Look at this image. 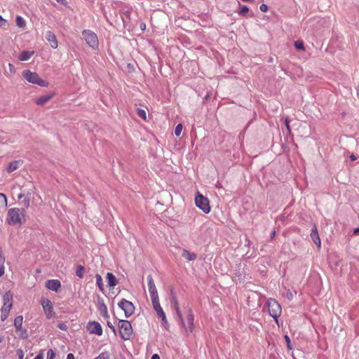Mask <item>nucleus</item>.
I'll return each mask as SVG.
<instances>
[{
	"mask_svg": "<svg viewBox=\"0 0 359 359\" xmlns=\"http://www.w3.org/2000/svg\"><path fill=\"white\" fill-rule=\"evenodd\" d=\"M147 282L149 287V292L151 296L152 306L160 304L157 289L156 287L153 277L151 275L147 276Z\"/></svg>",
	"mask_w": 359,
	"mask_h": 359,
	"instance_id": "nucleus-6",
	"label": "nucleus"
},
{
	"mask_svg": "<svg viewBox=\"0 0 359 359\" xmlns=\"http://www.w3.org/2000/svg\"><path fill=\"white\" fill-rule=\"evenodd\" d=\"M137 114L142 119L145 120L147 118V114H146V111L144 109H140V108H137Z\"/></svg>",
	"mask_w": 359,
	"mask_h": 359,
	"instance_id": "nucleus-30",
	"label": "nucleus"
},
{
	"mask_svg": "<svg viewBox=\"0 0 359 359\" xmlns=\"http://www.w3.org/2000/svg\"><path fill=\"white\" fill-rule=\"evenodd\" d=\"M176 310L177 315L180 320L181 325L182 327H184V320L183 319L182 314L180 311V307H177Z\"/></svg>",
	"mask_w": 359,
	"mask_h": 359,
	"instance_id": "nucleus-31",
	"label": "nucleus"
},
{
	"mask_svg": "<svg viewBox=\"0 0 359 359\" xmlns=\"http://www.w3.org/2000/svg\"><path fill=\"white\" fill-rule=\"evenodd\" d=\"M238 6L240 7V10L238 12V15L241 16H245L249 11L248 7L245 5H241L240 2H238Z\"/></svg>",
	"mask_w": 359,
	"mask_h": 359,
	"instance_id": "nucleus-24",
	"label": "nucleus"
},
{
	"mask_svg": "<svg viewBox=\"0 0 359 359\" xmlns=\"http://www.w3.org/2000/svg\"><path fill=\"white\" fill-rule=\"evenodd\" d=\"M182 257L188 261H194L196 259L197 255L194 252H191L189 250L184 249L182 252Z\"/></svg>",
	"mask_w": 359,
	"mask_h": 359,
	"instance_id": "nucleus-20",
	"label": "nucleus"
},
{
	"mask_svg": "<svg viewBox=\"0 0 359 359\" xmlns=\"http://www.w3.org/2000/svg\"><path fill=\"white\" fill-rule=\"evenodd\" d=\"M140 29L142 30H144L146 29V25L144 23H141L140 24Z\"/></svg>",
	"mask_w": 359,
	"mask_h": 359,
	"instance_id": "nucleus-53",
	"label": "nucleus"
},
{
	"mask_svg": "<svg viewBox=\"0 0 359 359\" xmlns=\"http://www.w3.org/2000/svg\"><path fill=\"white\" fill-rule=\"evenodd\" d=\"M41 305L47 318L51 319L55 316V313L50 300L48 299H42Z\"/></svg>",
	"mask_w": 359,
	"mask_h": 359,
	"instance_id": "nucleus-10",
	"label": "nucleus"
},
{
	"mask_svg": "<svg viewBox=\"0 0 359 359\" xmlns=\"http://www.w3.org/2000/svg\"><path fill=\"white\" fill-rule=\"evenodd\" d=\"M294 46L297 50H304V43L302 41H295Z\"/></svg>",
	"mask_w": 359,
	"mask_h": 359,
	"instance_id": "nucleus-37",
	"label": "nucleus"
},
{
	"mask_svg": "<svg viewBox=\"0 0 359 359\" xmlns=\"http://www.w3.org/2000/svg\"><path fill=\"white\" fill-rule=\"evenodd\" d=\"M7 24L6 20L2 18L1 15H0V27H5Z\"/></svg>",
	"mask_w": 359,
	"mask_h": 359,
	"instance_id": "nucleus-41",
	"label": "nucleus"
},
{
	"mask_svg": "<svg viewBox=\"0 0 359 359\" xmlns=\"http://www.w3.org/2000/svg\"><path fill=\"white\" fill-rule=\"evenodd\" d=\"M276 235V231H273L271 233V238H273Z\"/></svg>",
	"mask_w": 359,
	"mask_h": 359,
	"instance_id": "nucleus-57",
	"label": "nucleus"
},
{
	"mask_svg": "<svg viewBox=\"0 0 359 359\" xmlns=\"http://www.w3.org/2000/svg\"><path fill=\"white\" fill-rule=\"evenodd\" d=\"M76 275L80 278H82L83 277L84 267L83 266H81V265L77 266L76 270Z\"/></svg>",
	"mask_w": 359,
	"mask_h": 359,
	"instance_id": "nucleus-26",
	"label": "nucleus"
},
{
	"mask_svg": "<svg viewBox=\"0 0 359 359\" xmlns=\"http://www.w3.org/2000/svg\"><path fill=\"white\" fill-rule=\"evenodd\" d=\"M46 39L50 43V46L53 48H56L57 47V41L53 32L48 31L46 34Z\"/></svg>",
	"mask_w": 359,
	"mask_h": 359,
	"instance_id": "nucleus-16",
	"label": "nucleus"
},
{
	"mask_svg": "<svg viewBox=\"0 0 359 359\" xmlns=\"http://www.w3.org/2000/svg\"><path fill=\"white\" fill-rule=\"evenodd\" d=\"M245 242H246V245H250L251 244V242H250V241L249 240L248 238H245Z\"/></svg>",
	"mask_w": 359,
	"mask_h": 359,
	"instance_id": "nucleus-56",
	"label": "nucleus"
},
{
	"mask_svg": "<svg viewBox=\"0 0 359 359\" xmlns=\"http://www.w3.org/2000/svg\"><path fill=\"white\" fill-rule=\"evenodd\" d=\"M184 310L185 313H187V321L188 323V326H186L184 325V327H183L185 329V332H187V334H189V333L192 332L194 328V315L192 309L189 306L185 307Z\"/></svg>",
	"mask_w": 359,
	"mask_h": 359,
	"instance_id": "nucleus-9",
	"label": "nucleus"
},
{
	"mask_svg": "<svg viewBox=\"0 0 359 359\" xmlns=\"http://www.w3.org/2000/svg\"><path fill=\"white\" fill-rule=\"evenodd\" d=\"M22 76L25 79H26L29 83H32L33 84H36L39 86L47 87L48 82L45 80H43L40 78L39 74L36 72H32L30 70H25L22 72Z\"/></svg>",
	"mask_w": 359,
	"mask_h": 359,
	"instance_id": "nucleus-3",
	"label": "nucleus"
},
{
	"mask_svg": "<svg viewBox=\"0 0 359 359\" xmlns=\"http://www.w3.org/2000/svg\"><path fill=\"white\" fill-rule=\"evenodd\" d=\"M4 273V268L3 266H0V277H1Z\"/></svg>",
	"mask_w": 359,
	"mask_h": 359,
	"instance_id": "nucleus-49",
	"label": "nucleus"
},
{
	"mask_svg": "<svg viewBox=\"0 0 359 359\" xmlns=\"http://www.w3.org/2000/svg\"><path fill=\"white\" fill-rule=\"evenodd\" d=\"M151 359H160V357L158 354L155 353L151 356Z\"/></svg>",
	"mask_w": 359,
	"mask_h": 359,
	"instance_id": "nucleus-52",
	"label": "nucleus"
},
{
	"mask_svg": "<svg viewBox=\"0 0 359 359\" xmlns=\"http://www.w3.org/2000/svg\"><path fill=\"white\" fill-rule=\"evenodd\" d=\"M55 353L52 349H49L47 353V359H55Z\"/></svg>",
	"mask_w": 359,
	"mask_h": 359,
	"instance_id": "nucleus-38",
	"label": "nucleus"
},
{
	"mask_svg": "<svg viewBox=\"0 0 359 359\" xmlns=\"http://www.w3.org/2000/svg\"><path fill=\"white\" fill-rule=\"evenodd\" d=\"M310 236L313 243L320 248L321 242L316 224H313Z\"/></svg>",
	"mask_w": 359,
	"mask_h": 359,
	"instance_id": "nucleus-15",
	"label": "nucleus"
},
{
	"mask_svg": "<svg viewBox=\"0 0 359 359\" xmlns=\"http://www.w3.org/2000/svg\"><path fill=\"white\" fill-rule=\"evenodd\" d=\"M82 36L85 39L86 43L93 49H97L99 46V41L97 34L90 30L84 29L82 32Z\"/></svg>",
	"mask_w": 359,
	"mask_h": 359,
	"instance_id": "nucleus-5",
	"label": "nucleus"
},
{
	"mask_svg": "<svg viewBox=\"0 0 359 359\" xmlns=\"http://www.w3.org/2000/svg\"><path fill=\"white\" fill-rule=\"evenodd\" d=\"M284 338H285V340L286 341L287 348L289 350H292L293 348V347H292V343H291V341H290V339L289 336L285 334L284 336Z\"/></svg>",
	"mask_w": 359,
	"mask_h": 359,
	"instance_id": "nucleus-36",
	"label": "nucleus"
},
{
	"mask_svg": "<svg viewBox=\"0 0 359 359\" xmlns=\"http://www.w3.org/2000/svg\"><path fill=\"white\" fill-rule=\"evenodd\" d=\"M4 304H13V294L10 291L6 292L3 296Z\"/></svg>",
	"mask_w": 359,
	"mask_h": 359,
	"instance_id": "nucleus-23",
	"label": "nucleus"
},
{
	"mask_svg": "<svg viewBox=\"0 0 359 359\" xmlns=\"http://www.w3.org/2000/svg\"><path fill=\"white\" fill-rule=\"evenodd\" d=\"M153 308L155 310V311L156 312V314L158 315V316L161 319L162 325L164 326V327L166 330H168L169 324L167 320L165 314L162 307L161 306V304L154 306H153Z\"/></svg>",
	"mask_w": 359,
	"mask_h": 359,
	"instance_id": "nucleus-12",
	"label": "nucleus"
},
{
	"mask_svg": "<svg viewBox=\"0 0 359 359\" xmlns=\"http://www.w3.org/2000/svg\"><path fill=\"white\" fill-rule=\"evenodd\" d=\"M22 321H23L22 316H18L17 317H15V318L14 320V327H15L17 332H18V330H21V328L22 326Z\"/></svg>",
	"mask_w": 359,
	"mask_h": 359,
	"instance_id": "nucleus-22",
	"label": "nucleus"
},
{
	"mask_svg": "<svg viewBox=\"0 0 359 359\" xmlns=\"http://www.w3.org/2000/svg\"><path fill=\"white\" fill-rule=\"evenodd\" d=\"M174 305H175V309H177V307H180L179 306V304H178V302H177V301L176 299L174 302Z\"/></svg>",
	"mask_w": 359,
	"mask_h": 359,
	"instance_id": "nucleus-54",
	"label": "nucleus"
},
{
	"mask_svg": "<svg viewBox=\"0 0 359 359\" xmlns=\"http://www.w3.org/2000/svg\"><path fill=\"white\" fill-rule=\"evenodd\" d=\"M5 262V257L1 255V250L0 249V266H3Z\"/></svg>",
	"mask_w": 359,
	"mask_h": 359,
	"instance_id": "nucleus-45",
	"label": "nucleus"
},
{
	"mask_svg": "<svg viewBox=\"0 0 359 359\" xmlns=\"http://www.w3.org/2000/svg\"><path fill=\"white\" fill-rule=\"evenodd\" d=\"M1 341V339L0 338V342Z\"/></svg>",
	"mask_w": 359,
	"mask_h": 359,
	"instance_id": "nucleus-62",
	"label": "nucleus"
},
{
	"mask_svg": "<svg viewBox=\"0 0 359 359\" xmlns=\"http://www.w3.org/2000/svg\"><path fill=\"white\" fill-rule=\"evenodd\" d=\"M57 327L60 330H63V331H66L67 330V328H68L67 325L65 323H59L57 324Z\"/></svg>",
	"mask_w": 359,
	"mask_h": 359,
	"instance_id": "nucleus-39",
	"label": "nucleus"
},
{
	"mask_svg": "<svg viewBox=\"0 0 359 359\" xmlns=\"http://www.w3.org/2000/svg\"><path fill=\"white\" fill-rule=\"evenodd\" d=\"M95 278H96V284H97V287H99V289L101 292H103L104 291V285H103L102 276L97 273L95 275Z\"/></svg>",
	"mask_w": 359,
	"mask_h": 359,
	"instance_id": "nucleus-25",
	"label": "nucleus"
},
{
	"mask_svg": "<svg viewBox=\"0 0 359 359\" xmlns=\"http://www.w3.org/2000/svg\"><path fill=\"white\" fill-rule=\"evenodd\" d=\"M52 97L53 94L43 95L36 100V104L39 106H43L46 104Z\"/></svg>",
	"mask_w": 359,
	"mask_h": 359,
	"instance_id": "nucleus-19",
	"label": "nucleus"
},
{
	"mask_svg": "<svg viewBox=\"0 0 359 359\" xmlns=\"http://www.w3.org/2000/svg\"><path fill=\"white\" fill-rule=\"evenodd\" d=\"M243 1H245V2H249V1H252L253 0H242Z\"/></svg>",
	"mask_w": 359,
	"mask_h": 359,
	"instance_id": "nucleus-60",
	"label": "nucleus"
},
{
	"mask_svg": "<svg viewBox=\"0 0 359 359\" xmlns=\"http://www.w3.org/2000/svg\"><path fill=\"white\" fill-rule=\"evenodd\" d=\"M67 359H74V355L73 353L67 354Z\"/></svg>",
	"mask_w": 359,
	"mask_h": 359,
	"instance_id": "nucleus-50",
	"label": "nucleus"
},
{
	"mask_svg": "<svg viewBox=\"0 0 359 359\" xmlns=\"http://www.w3.org/2000/svg\"><path fill=\"white\" fill-rule=\"evenodd\" d=\"M118 306L124 311L126 318L130 317L135 312V306L133 304L125 299H122L118 302Z\"/></svg>",
	"mask_w": 359,
	"mask_h": 359,
	"instance_id": "nucleus-8",
	"label": "nucleus"
},
{
	"mask_svg": "<svg viewBox=\"0 0 359 359\" xmlns=\"http://www.w3.org/2000/svg\"><path fill=\"white\" fill-rule=\"evenodd\" d=\"M351 158L352 160H355V158L354 157V156H353V155H352V156H351Z\"/></svg>",
	"mask_w": 359,
	"mask_h": 359,
	"instance_id": "nucleus-61",
	"label": "nucleus"
},
{
	"mask_svg": "<svg viewBox=\"0 0 359 359\" xmlns=\"http://www.w3.org/2000/svg\"><path fill=\"white\" fill-rule=\"evenodd\" d=\"M24 208H11L8 211L7 222L10 225L21 224L22 219L25 216Z\"/></svg>",
	"mask_w": 359,
	"mask_h": 359,
	"instance_id": "nucleus-1",
	"label": "nucleus"
},
{
	"mask_svg": "<svg viewBox=\"0 0 359 359\" xmlns=\"http://www.w3.org/2000/svg\"><path fill=\"white\" fill-rule=\"evenodd\" d=\"M17 355H18L19 359H23L24 353H23L22 350L18 349L17 351Z\"/></svg>",
	"mask_w": 359,
	"mask_h": 359,
	"instance_id": "nucleus-46",
	"label": "nucleus"
},
{
	"mask_svg": "<svg viewBox=\"0 0 359 359\" xmlns=\"http://www.w3.org/2000/svg\"><path fill=\"white\" fill-rule=\"evenodd\" d=\"M34 55V51H22L18 56L20 61H27Z\"/></svg>",
	"mask_w": 359,
	"mask_h": 359,
	"instance_id": "nucleus-21",
	"label": "nucleus"
},
{
	"mask_svg": "<svg viewBox=\"0 0 359 359\" xmlns=\"http://www.w3.org/2000/svg\"><path fill=\"white\" fill-rule=\"evenodd\" d=\"M285 297L289 299L292 300L293 299V294L290 290L286 291Z\"/></svg>",
	"mask_w": 359,
	"mask_h": 359,
	"instance_id": "nucleus-42",
	"label": "nucleus"
},
{
	"mask_svg": "<svg viewBox=\"0 0 359 359\" xmlns=\"http://www.w3.org/2000/svg\"><path fill=\"white\" fill-rule=\"evenodd\" d=\"M94 359H109V353L107 351L102 352Z\"/></svg>",
	"mask_w": 359,
	"mask_h": 359,
	"instance_id": "nucleus-32",
	"label": "nucleus"
},
{
	"mask_svg": "<svg viewBox=\"0 0 359 359\" xmlns=\"http://www.w3.org/2000/svg\"><path fill=\"white\" fill-rule=\"evenodd\" d=\"M118 326L121 338L125 341L130 339L133 332L130 322L127 320H119Z\"/></svg>",
	"mask_w": 359,
	"mask_h": 359,
	"instance_id": "nucleus-2",
	"label": "nucleus"
},
{
	"mask_svg": "<svg viewBox=\"0 0 359 359\" xmlns=\"http://www.w3.org/2000/svg\"><path fill=\"white\" fill-rule=\"evenodd\" d=\"M18 332H20L18 335L20 338H22L23 339L28 338L29 334H28V332L27 330L22 329V327L21 330H18Z\"/></svg>",
	"mask_w": 359,
	"mask_h": 359,
	"instance_id": "nucleus-29",
	"label": "nucleus"
},
{
	"mask_svg": "<svg viewBox=\"0 0 359 359\" xmlns=\"http://www.w3.org/2000/svg\"><path fill=\"white\" fill-rule=\"evenodd\" d=\"M9 313H4V311H1V319L2 321L5 320L7 317L8 316Z\"/></svg>",
	"mask_w": 359,
	"mask_h": 359,
	"instance_id": "nucleus-47",
	"label": "nucleus"
},
{
	"mask_svg": "<svg viewBox=\"0 0 359 359\" xmlns=\"http://www.w3.org/2000/svg\"><path fill=\"white\" fill-rule=\"evenodd\" d=\"M107 324V326L113 332V333L116 335V330L115 327L112 325V323L110 321L108 320Z\"/></svg>",
	"mask_w": 359,
	"mask_h": 359,
	"instance_id": "nucleus-40",
	"label": "nucleus"
},
{
	"mask_svg": "<svg viewBox=\"0 0 359 359\" xmlns=\"http://www.w3.org/2000/svg\"><path fill=\"white\" fill-rule=\"evenodd\" d=\"M290 119L289 118L288 116H286L285 118V126L286 127V129H287V131L289 134L291 133V128H290Z\"/></svg>",
	"mask_w": 359,
	"mask_h": 359,
	"instance_id": "nucleus-35",
	"label": "nucleus"
},
{
	"mask_svg": "<svg viewBox=\"0 0 359 359\" xmlns=\"http://www.w3.org/2000/svg\"><path fill=\"white\" fill-rule=\"evenodd\" d=\"M97 306L100 315L104 318H109V316L108 314L107 307L104 304L103 299L101 298L100 296H98L97 297Z\"/></svg>",
	"mask_w": 359,
	"mask_h": 359,
	"instance_id": "nucleus-13",
	"label": "nucleus"
},
{
	"mask_svg": "<svg viewBox=\"0 0 359 359\" xmlns=\"http://www.w3.org/2000/svg\"><path fill=\"white\" fill-rule=\"evenodd\" d=\"M268 311L269 315L278 321V317L281 315L282 309L279 303L275 299H269L267 301Z\"/></svg>",
	"mask_w": 359,
	"mask_h": 359,
	"instance_id": "nucleus-4",
	"label": "nucleus"
},
{
	"mask_svg": "<svg viewBox=\"0 0 359 359\" xmlns=\"http://www.w3.org/2000/svg\"><path fill=\"white\" fill-rule=\"evenodd\" d=\"M182 130V125L181 123L177 124L175 128V135L177 137H179L181 135Z\"/></svg>",
	"mask_w": 359,
	"mask_h": 359,
	"instance_id": "nucleus-33",
	"label": "nucleus"
},
{
	"mask_svg": "<svg viewBox=\"0 0 359 359\" xmlns=\"http://www.w3.org/2000/svg\"><path fill=\"white\" fill-rule=\"evenodd\" d=\"M12 306L13 304H4L1 308V311H4V313H9Z\"/></svg>",
	"mask_w": 359,
	"mask_h": 359,
	"instance_id": "nucleus-34",
	"label": "nucleus"
},
{
	"mask_svg": "<svg viewBox=\"0 0 359 359\" xmlns=\"http://www.w3.org/2000/svg\"><path fill=\"white\" fill-rule=\"evenodd\" d=\"M16 25L17 26H18L19 27H25V20L23 19V18H22L21 16L20 15H18L16 17Z\"/></svg>",
	"mask_w": 359,
	"mask_h": 359,
	"instance_id": "nucleus-27",
	"label": "nucleus"
},
{
	"mask_svg": "<svg viewBox=\"0 0 359 359\" xmlns=\"http://www.w3.org/2000/svg\"><path fill=\"white\" fill-rule=\"evenodd\" d=\"M106 278L107 280V285L109 287H114L118 283L116 276L112 273L108 272L107 273Z\"/></svg>",
	"mask_w": 359,
	"mask_h": 359,
	"instance_id": "nucleus-18",
	"label": "nucleus"
},
{
	"mask_svg": "<svg viewBox=\"0 0 359 359\" xmlns=\"http://www.w3.org/2000/svg\"><path fill=\"white\" fill-rule=\"evenodd\" d=\"M259 9L262 12H266L268 11V6L264 4H262L259 6Z\"/></svg>",
	"mask_w": 359,
	"mask_h": 359,
	"instance_id": "nucleus-44",
	"label": "nucleus"
},
{
	"mask_svg": "<svg viewBox=\"0 0 359 359\" xmlns=\"http://www.w3.org/2000/svg\"><path fill=\"white\" fill-rule=\"evenodd\" d=\"M65 1V0H57V1L58 3H62H62H63V1Z\"/></svg>",
	"mask_w": 359,
	"mask_h": 359,
	"instance_id": "nucleus-59",
	"label": "nucleus"
},
{
	"mask_svg": "<svg viewBox=\"0 0 359 359\" xmlns=\"http://www.w3.org/2000/svg\"><path fill=\"white\" fill-rule=\"evenodd\" d=\"M22 165V161L20 160L13 161L8 163L6 170L11 173L17 170L20 165Z\"/></svg>",
	"mask_w": 359,
	"mask_h": 359,
	"instance_id": "nucleus-17",
	"label": "nucleus"
},
{
	"mask_svg": "<svg viewBox=\"0 0 359 359\" xmlns=\"http://www.w3.org/2000/svg\"><path fill=\"white\" fill-rule=\"evenodd\" d=\"M86 329L90 334H95L98 336H101L102 334V327L101 325L96 321L88 323Z\"/></svg>",
	"mask_w": 359,
	"mask_h": 359,
	"instance_id": "nucleus-11",
	"label": "nucleus"
},
{
	"mask_svg": "<svg viewBox=\"0 0 359 359\" xmlns=\"http://www.w3.org/2000/svg\"><path fill=\"white\" fill-rule=\"evenodd\" d=\"M23 196L24 195L20 194L18 195V198H22Z\"/></svg>",
	"mask_w": 359,
	"mask_h": 359,
	"instance_id": "nucleus-58",
	"label": "nucleus"
},
{
	"mask_svg": "<svg viewBox=\"0 0 359 359\" xmlns=\"http://www.w3.org/2000/svg\"><path fill=\"white\" fill-rule=\"evenodd\" d=\"M23 205L25 208H28L30 205V199L29 198H26L23 201Z\"/></svg>",
	"mask_w": 359,
	"mask_h": 359,
	"instance_id": "nucleus-43",
	"label": "nucleus"
},
{
	"mask_svg": "<svg viewBox=\"0 0 359 359\" xmlns=\"http://www.w3.org/2000/svg\"><path fill=\"white\" fill-rule=\"evenodd\" d=\"M353 233H354V234H358V233H359V227L355 228V229L353 230Z\"/></svg>",
	"mask_w": 359,
	"mask_h": 359,
	"instance_id": "nucleus-55",
	"label": "nucleus"
},
{
	"mask_svg": "<svg viewBox=\"0 0 359 359\" xmlns=\"http://www.w3.org/2000/svg\"><path fill=\"white\" fill-rule=\"evenodd\" d=\"M195 204L196 205L203 210L205 213H209L210 211V206L209 204V201L207 198L204 197L199 192L197 193L195 197Z\"/></svg>",
	"mask_w": 359,
	"mask_h": 359,
	"instance_id": "nucleus-7",
	"label": "nucleus"
},
{
	"mask_svg": "<svg viewBox=\"0 0 359 359\" xmlns=\"http://www.w3.org/2000/svg\"><path fill=\"white\" fill-rule=\"evenodd\" d=\"M34 359H43V357L41 353H39Z\"/></svg>",
	"mask_w": 359,
	"mask_h": 359,
	"instance_id": "nucleus-51",
	"label": "nucleus"
},
{
	"mask_svg": "<svg viewBox=\"0 0 359 359\" xmlns=\"http://www.w3.org/2000/svg\"><path fill=\"white\" fill-rule=\"evenodd\" d=\"M8 66H9V69L10 71L12 72V73H15V67L13 64L11 63H9L8 64Z\"/></svg>",
	"mask_w": 359,
	"mask_h": 359,
	"instance_id": "nucleus-48",
	"label": "nucleus"
},
{
	"mask_svg": "<svg viewBox=\"0 0 359 359\" xmlns=\"http://www.w3.org/2000/svg\"><path fill=\"white\" fill-rule=\"evenodd\" d=\"M46 287L50 290L57 292L61 287V283L57 279H50L46 282Z\"/></svg>",
	"mask_w": 359,
	"mask_h": 359,
	"instance_id": "nucleus-14",
	"label": "nucleus"
},
{
	"mask_svg": "<svg viewBox=\"0 0 359 359\" xmlns=\"http://www.w3.org/2000/svg\"><path fill=\"white\" fill-rule=\"evenodd\" d=\"M7 206V198L4 194L0 193V207Z\"/></svg>",
	"mask_w": 359,
	"mask_h": 359,
	"instance_id": "nucleus-28",
	"label": "nucleus"
}]
</instances>
